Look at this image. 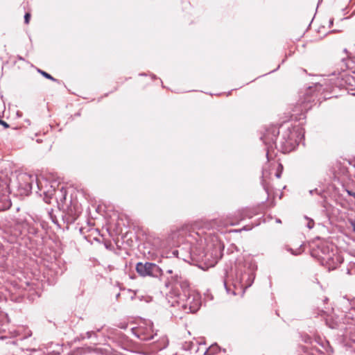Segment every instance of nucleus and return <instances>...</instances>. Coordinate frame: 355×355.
<instances>
[{
  "instance_id": "obj_33",
  "label": "nucleus",
  "mask_w": 355,
  "mask_h": 355,
  "mask_svg": "<svg viewBox=\"0 0 355 355\" xmlns=\"http://www.w3.org/2000/svg\"><path fill=\"white\" fill-rule=\"evenodd\" d=\"M279 168L281 170H282L283 166H282V165L281 164H279Z\"/></svg>"
},
{
  "instance_id": "obj_25",
  "label": "nucleus",
  "mask_w": 355,
  "mask_h": 355,
  "mask_svg": "<svg viewBox=\"0 0 355 355\" xmlns=\"http://www.w3.org/2000/svg\"><path fill=\"white\" fill-rule=\"evenodd\" d=\"M309 193H310L311 195H313V193L319 194V191H318V189H315L310 190V191H309Z\"/></svg>"
},
{
  "instance_id": "obj_15",
  "label": "nucleus",
  "mask_w": 355,
  "mask_h": 355,
  "mask_svg": "<svg viewBox=\"0 0 355 355\" xmlns=\"http://www.w3.org/2000/svg\"><path fill=\"white\" fill-rule=\"evenodd\" d=\"M43 187H44V189H49V190H50L51 189H53L51 195H45L47 197L51 198V196L55 192V187L53 184H50V183L48 181H47V184H45L44 182H43Z\"/></svg>"
},
{
  "instance_id": "obj_4",
  "label": "nucleus",
  "mask_w": 355,
  "mask_h": 355,
  "mask_svg": "<svg viewBox=\"0 0 355 355\" xmlns=\"http://www.w3.org/2000/svg\"><path fill=\"white\" fill-rule=\"evenodd\" d=\"M318 258L320 263L325 266L328 270L336 269L343 261V258L334 246L328 244H322L312 253Z\"/></svg>"
},
{
  "instance_id": "obj_3",
  "label": "nucleus",
  "mask_w": 355,
  "mask_h": 355,
  "mask_svg": "<svg viewBox=\"0 0 355 355\" xmlns=\"http://www.w3.org/2000/svg\"><path fill=\"white\" fill-rule=\"evenodd\" d=\"M213 244L207 243V239L202 238L193 245L191 248V257L193 261L206 262L211 258L216 259L218 257V252L221 249V245L217 239L213 241Z\"/></svg>"
},
{
  "instance_id": "obj_29",
  "label": "nucleus",
  "mask_w": 355,
  "mask_h": 355,
  "mask_svg": "<svg viewBox=\"0 0 355 355\" xmlns=\"http://www.w3.org/2000/svg\"><path fill=\"white\" fill-rule=\"evenodd\" d=\"M31 336V333L29 331L26 336H25L23 338H27V337H29Z\"/></svg>"
},
{
  "instance_id": "obj_35",
  "label": "nucleus",
  "mask_w": 355,
  "mask_h": 355,
  "mask_svg": "<svg viewBox=\"0 0 355 355\" xmlns=\"http://www.w3.org/2000/svg\"><path fill=\"white\" fill-rule=\"evenodd\" d=\"M329 327H330L331 328H332V329H334V328H336V326H334V325H329Z\"/></svg>"
},
{
  "instance_id": "obj_18",
  "label": "nucleus",
  "mask_w": 355,
  "mask_h": 355,
  "mask_svg": "<svg viewBox=\"0 0 355 355\" xmlns=\"http://www.w3.org/2000/svg\"><path fill=\"white\" fill-rule=\"evenodd\" d=\"M306 219L308 220V223L306 225V227L309 229H312L314 226V221L312 219H309V218L306 217Z\"/></svg>"
},
{
  "instance_id": "obj_30",
  "label": "nucleus",
  "mask_w": 355,
  "mask_h": 355,
  "mask_svg": "<svg viewBox=\"0 0 355 355\" xmlns=\"http://www.w3.org/2000/svg\"><path fill=\"white\" fill-rule=\"evenodd\" d=\"M8 343H10L12 345H15L16 344V341L12 340V341H10Z\"/></svg>"
},
{
  "instance_id": "obj_2",
  "label": "nucleus",
  "mask_w": 355,
  "mask_h": 355,
  "mask_svg": "<svg viewBox=\"0 0 355 355\" xmlns=\"http://www.w3.org/2000/svg\"><path fill=\"white\" fill-rule=\"evenodd\" d=\"M279 135V130L277 128H271L266 130L265 134L261 137L263 143L267 147V150L269 148H272L275 146L276 148H279V150L284 153H287L295 148L296 140L293 137V134L290 130L286 131L283 135L282 138L279 142V145L276 143ZM268 152L267 153V155Z\"/></svg>"
},
{
  "instance_id": "obj_21",
  "label": "nucleus",
  "mask_w": 355,
  "mask_h": 355,
  "mask_svg": "<svg viewBox=\"0 0 355 355\" xmlns=\"http://www.w3.org/2000/svg\"><path fill=\"white\" fill-rule=\"evenodd\" d=\"M30 19H31V14L28 12L26 13L24 15V22L26 24H28Z\"/></svg>"
},
{
  "instance_id": "obj_9",
  "label": "nucleus",
  "mask_w": 355,
  "mask_h": 355,
  "mask_svg": "<svg viewBox=\"0 0 355 355\" xmlns=\"http://www.w3.org/2000/svg\"><path fill=\"white\" fill-rule=\"evenodd\" d=\"M331 81H332L334 87L339 88L350 89L355 86V77L346 73H340L339 76L331 78Z\"/></svg>"
},
{
  "instance_id": "obj_7",
  "label": "nucleus",
  "mask_w": 355,
  "mask_h": 355,
  "mask_svg": "<svg viewBox=\"0 0 355 355\" xmlns=\"http://www.w3.org/2000/svg\"><path fill=\"white\" fill-rule=\"evenodd\" d=\"M136 270L141 277L159 278L163 275L162 269L156 263L151 262H139L136 265Z\"/></svg>"
},
{
  "instance_id": "obj_28",
  "label": "nucleus",
  "mask_w": 355,
  "mask_h": 355,
  "mask_svg": "<svg viewBox=\"0 0 355 355\" xmlns=\"http://www.w3.org/2000/svg\"><path fill=\"white\" fill-rule=\"evenodd\" d=\"M276 177L277 178H279L281 177V171L280 172H277V173L275 174Z\"/></svg>"
},
{
  "instance_id": "obj_32",
  "label": "nucleus",
  "mask_w": 355,
  "mask_h": 355,
  "mask_svg": "<svg viewBox=\"0 0 355 355\" xmlns=\"http://www.w3.org/2000/svg\"><path fill=\"white\" fill-rule=\"evenodd\" d=\"M333 21H333V19H330V21H329V25H330V26H331V25L333 24Z\"/></svg>"
},
{
  "instance_id": "obj_8",
  "label": "nucleus",
  "mask_w": 355,
  "mask_h": 355,
  "mask_svg": "<svg viewBox=\"0 0 355 355\" xmlns=\"http://www.w3.org/2000/svg\"><path fill=\"white\" fill-rule=\"evenodd\" d=\"M255 266L250 263L247 270L243 272L241 270L236 272V279L242 288H248L251 286L254 279Z\"/></svg>"
},
{
  "instance_id": "obj_11",
  "label": "nucleus",
  "mask_w": 355,
  "mask_h": 355,
  "mask_svg": "<svg viewBox=\"0 0 355 355\" xmlns=\"http://www.w3.org/2000/svg\"><path fill=\"white\" fill-rule=\"evenodd\" d=\"M171 283H173L175 284L174 288L171 291H175V293H178L176 290L179 288L182 289V293H188V292L193 291L189 288V282L182 278L180 272H175V276L171 277Z\"/></svg>"
},
{
  "instance_id": "obj_31",
  "label": "nucleus",
  "mask_w": 355,
  "mask_h": 355,
  "mask_svg": "<svg viewBox=\"0 0 355 355\" xmlns=\"http://www.w3.org/2000/svg\"><path fill=\"white\" fill-rule=\"evenodd\" d=\"M352 226H353V230L355 232V223H352Z\"/></svg>"
},
{
  "instance_id": "obj_13",
  "label": "nucleus",
  "mask_w": 355,
  "mask_h": 355,
  "mask_svg": "<svg viewBox=\"0 0 355 355\" xmlns=\"http://www.w3.org/2000/svg\"><path fill=\"white\" fill-rule=\"evenodd\" d=\"M156 334H154L151 328L149 329H144L142 327H139L137 329V337L141 340H151L154 338Z\"/></svg>"
},
{
  "instance_id": "obj_17",
  "label": "nucleus",
  "mask_w": 355,
  "mask_h": 355,
  "mask_svg": "<svg viewBox=\"0 0 355 355\" xmlns=\"http://www.w3.org/2000/svg\"><path fill=\"white\" fill-rule=\"evenodd\" d=\"M288 251L291 252V253L293 255H299L302 252L303 250L301 245L300 248H297L295 250L291 248H288Z\"/></svg>"
},
{
  "instance_id": "obj_19",
  "label": "nucleus",
  "mask_w": 355,
  "mask_h": 355,
  "mask_svg": "<svg viewBox=\"0 0 355 355\" xmlns=\"http://www.w3.org/2000/svg\"><path fill=\"white\" fill-rule=\"evenodd\" d=\"M92 335H95V333L94 331H87L86 333V336H81V338L82 340L85 339V338H90L92 337Z\"/></svg>"
},
{
  "instance_id": "obj_20",
  "label": "nucleus",
  "mask_w": 355,
  "mask_h": 355,
  "mask_svg": "<svg viewBox=\"0 0 355 355\" xmlns=\"http://www.w3.org/2000/svg\"><path fill=\"white\" fill-rule=\"evenodd\" d=\"M175 272H179V271H178V270H176V269H172V268L168 269V270H166V272H167L168 274L173 275L171 276V277L175 276Z\"/></svg>"
},
{
  "instance_id": "obj_16",
  "label": "nucleus",
  "mask_w": 355,
  "mask_h": 355,
  "mask_svg": "<svg viewBox=\"0 0 355 355\" xmlns=\"http://www.w3.org/2000/svg\"><path fill=\"white\" fill-rule=\"evenodd\" d=\"M38 72L40 73L44 77H45L47 79L51 80L53 81H56L57 80L54 78L53 76H51L49 73L42 71L41 69H38Z\"/></svg>"
},
{
  "instance_id": "obj_1",
  "label": "nucleus",
  "mask_w": 355,
  "mask_h": 355,
  "mask_svg": "<svg viewBox=\"0 0 355 355\" xmlns=\"http://www.w3.org/2000/svg\"><path fill=\"white\" fill-rule=\"evenodd\" d=\"M167 300L171 306H178L187 313L196 312L201 306V297L195 291L179 293L171 291L167 295Z\"/></svg>"
},
{
  "instance_id": "obj_23",
  "label": "nucleus",
  "mask_w": 355,
  "mask_h": 355,
  "mask_svg": "<svg viewBox=\"0 0 355 355\" xmlns=\"http://www.w3.org/2000/svg\"><path fill=\"white\" fill-rule=\"evenodd\" d=\"M224 286H225V289H226L227 293H229V294H230V293H231V292H230V289L227 286V283H226V282H225V281L224 282ZM232 294L233 295H236L235 291H232Z\"/></svg>"
},
{
  "instance_id": "obj_34",
  "label": "nucleus",
  "mask_w": 355,
  "mask_h": 355,
  "mask_svg": "<svg viewBox=\"0 0 355 355\" xmlns=\"http://www.w3.org/2000/svg\"><path fill=\"white\" fill-rule=\"evenodd\" d=\"M276 222H277V223H281V220H280V219H278V218L276 220Z\"/></svg>"
},
{
  "instance_id": "obj_10",
  "label": "nucleus",
  "mask_w": 355,
  "mask_h": 355,
  "mask_svg": "<svg viewBox=\"0 0 355 355\" xmlns=\"http://www.w3.org/2000/svg\"><path fill=\"white\" fill-rule=\"evenodd\" d=\"M9 184L7 180L0 183V212L8 209L11 207V201L8 196Z\"/></svg>"
},
{
  "instance_id": "obj_14",
  "label": "nucleus",
  "mask_w": 355,
  "mask_h": 355,
  "mask_svg": "<svg viewBox=\"0 0 355 355\" xmlns=\"http://www.w3.org/2000/svg\"><path fill=\"white\" fill-rule=\"evenodd\" d=\"M347 273L350 275L355 274V257L348 264Z\"/></svg>"
},
{
  "instance_id": "obj_6",
  "label": "nucleus",
  "mask_w": 355,
  "mask_h": 355,
  "mask_svg": "<svg viewBox=\"0 0 355 355\" xmlns=\"http://www.w3.org/2000/svg\"><path fill=\"white\" fill-rule=\"evenodd\" d=\"M321 89L320 84H315L306 88L303 94L300 96L294 112H297L298 110L302 112L309 110L313 105L316 104L318 92Z\"/></svg>"
},
{
  "instance_id": "obj_26",
  "label": "nucleus",
  "mask_w": 355,
  "mask_h": 355,
  "mask_svg": "<svg viewBox=\"0 0 355 355\" xmlns=\"http://www.w3.org/2000/svg\"><path fill=\"white\" fill-rule=\"evenodd\" d=\"M218 348V346L216 344H215V345H212L209 347V349H212V350H214V351H215V350H216Z\"/></svg>"
},
{
  "instance_id": "obj_22",
  "label": "nucleus",
  "mask_w": 355,
  "mask_h": 355,
  "mask_svg": "<svg viewBox=\"0 0 355 355\" xmlns=\"http://www.w3.org/2000/svg\"><path fill=\"white\" fill-rule=\"evenodd\" d=\"M346 192L348 194V196H352L355 199V191H353L349 189H346Z\"/></svg>"
},
{
  "instance_id": "obj_12",
  "label": "nucleus",
  "mask_w": 355,
  "mask_h": 355,
  "mask_svg": "<svg viewBox=\"0 0 355 355\" xmlns=\"http://www.w3.org/2000/svg\"><path fill=\"white\" fill-rule=\"evenodd\" d=\"M343 320L344 324L349 326L345 327L346 329H353L352 326L355 327V302H354L353 307L345 314Z\"/></svg>"
},
{
  "instance_id": "obj_24",
  "label": "nucleus",
  "mask_w": 355,
  "mask_h": 355,
  "mask_svg": "<svg viewBox=\"0 0 355 355\" xmlns=\"http://www.w3.org/2000/svg\"><path fill=\"white\" fill-rule=\"evenodd\" d=\"M0 124L3 125V127L6 128H8V126H9L8 124L6 121L1 120V119H0Z\"/></svg>"
},
{
  "instance_id": "obj_37",
  "label": "nucleus",
  "mask_w": 355,
  "mask_h": 355,
  "mask_svg": "<svg viewBox=\"0 0 355 355\" xmlns=\"http://www.w3.org/2000/svg\"><path fill=\"white\" fill-rule=\"evenodd\" d=\"M97 331H101V329H97L96 330Z\"/></svg>"
},
{
  "instance_id": "obj_27",
  "label": "nucleus",
  "mask_w": 355,
  "mask_h": 355,
  "mask_svg": "<svg viewBox=\"0 0 355 355\" xmlns=\"http://www.w3.org/2000/svg\"><path fill=\"white\" fill-rule=\"evenodd\" d=\"M191 237H193V235H189V237L187 239V241L192 243V241L190 239Z\"/></svg>"
},
{
  "instance_id": "obj_5",
  "label": "nucleus",
  "mask_w": 355,
  "mask_h": 355,
  "mask_svg": "<svg viewBox=\"0 0 355 355\" xmlns=\"http://www.w3.org/2000/svg\"><path fill=\"white\" fill-rule=\"evenodd\" d=\"M18 188L21 193L28 195L33 189V184L35 183L39 191L44 195H51L53 189H44L43 182L47 184V180L44 178L39 179L36 175H32L26 173H20L17 176Z\"/></svg>"
},
{
  "instance_id": "obj_36",
  "label": "nucleus",
  "mask_w": 355,
  "mask_h": 355,
  "mask_svg": "<svg viewBox=\"0 0 355 355\" xmlns=\"http://www.w3.org/2000/svg\"><path fill=\"white\" fill-rule=\"evenodd\" d=\"M177 252H178V251H177V250H175V251H173V254H175Z\"/></svg>"
}]
</instances>
